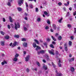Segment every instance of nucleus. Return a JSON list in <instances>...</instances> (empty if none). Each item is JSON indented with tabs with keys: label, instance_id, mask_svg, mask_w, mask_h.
<instances>
[{
	"label": "nucleus",
	"instance_id": "obj_12",
	"mask_svg": "<svg viewBox=\"0 0 76 76\" xmlns=\"http://www.w3.org/2000/svg\"><path fill=\"white\" fill-rule=\"evenodd\" d=\"M33 47H34V48H35V47H37V44H36V43L34 42V43H33Z\"/></svg>",
	"mask_w": 76,
	"mask_h": 76
},
{
	"label": "nucleus",
	"instance_id": "obj_63",
	"mask_svg": "<svg viewBox=\"0 0 76 76\" xmlns=\"http://www.w3.org/2000/svg\"><path fill=\"white\" fill-rule=\"evenodd\" d=\"M48 71H46L45 72V74H48Z\"/></svg>",
	"mask_w": 76,
	"mask_h": 76
},
{
	"label": "nucleus",
	"instance_id": "obj_41",
	"mask_svg": "<svg viewBox=\"0 0 76 76\" xmlns=\"http://www.w3.org/2000/svg\"><path fill=\"white\" fill-rule=\"evenodd\" d=\"M61 36H59L58 37V40H61Z\"/></svg>",
	"mask_w": 76,
	"mask_h": 76
},
{
	"label": "nucleus",
	"instance_id": "obj_18",
	"mask_svg": "<svg viewBox=\"0 0 76 76\" xmlns=\"http://www.w3.org/2000/svg\"><path fill=\"white\" fill-rule=\"evenodd\" d=\"M40 53L41 54H44L45 53V50H40Z\"/></svg>",
	"mask_w": 76,
	"mask_h": 76
},
{
	"label": "nucleus",
	"instance_id": "obj_26",
	"mask_svg": "<svg viewBox=\"0 0 76 76\" xmlns=\"http://www.w3.org/2000/svg\"><path fill=\"white\" fill-rule=\"evenodd\" d=\"M53 27L54 29H56V28H57V27L56 26V24H53Z\"/></svg>",
	"mask_w": 76,
	"mask_h": 76
},
{
	"label": "nucleus",
	"instance_id": "obj_8",
	"mask_svg": "<svg viewBox=\"0 0 76 76\" xmlns=\"http://www.w3.org/2000/svg\"><path fill=\"white\" fill-rule=\"evenodd\" d=\"M27 45H28L27 43L24 42L23 43V46L25 47H27Z\"/></svg>",
	"mask_w": 76,
	"mask_h": 76
},
{
	"label": "nucleus",
	"instance_id": "obj_40",
	"mask_svg": "<svg viewBox=\"0 0 76 76\" xmlns=\"http://www.w3.org/2000/svg\"><path fill=\"white\" fill-rule=\"evenodd\" d=\"M44 14H45V15H48V12H47L46 11H45L44 12Z\"/></svg>",
	"mask_w": 76,
	"mask_h": 76
},
{
	"label": "nucleus",
	"instance_id": "obj_48",
	"mask_svg": "<svg viewBox=\"0 0 76 76\" xmlns=\"http://www.w3.org/2000/svg\"><path fill=\"white\" fill-rule=\"evenodd\" d=\"M45 57H46V58H48V57H49V56H48V55L47 54H46L45 55Z\"/></svg>",
	"mask_w": 76,
	"mask_h": 76
},
{
	"label": "nucleus",
	"instance_id": "obj_7",
	"mask_svg": "<svg viewBox=\"0 0 76 76\" xmlns=\"http://www.w3.org/2000/svg\"><path fill=\"white\" fill-rule=\"evenodd\" d=\"M48 52L50 54H52V55H54V53H53V52L51 51V50H49Z\"/></svg>",
	"mask_w": 76,
	"mask_h": 76
},
{
	"label": "nucleus",
	"instance_id": "obj_4",
	"mask_svg": "<svg viewBox=\"0 0 76 76\" xmlns=\"http://www.w3.org/2000/svg\"><path fill=\"white\" fill-rule=\"evenodd\" d=\"M17 45V42H14L13 43V45L11 46V47L12 48H13V47H15L16 45Z\"/></svg>",
	"mask_w": 76,
	"mask_h": 76
},
{
	"label": "nucleus",
	"instance_id": "obj_56",
	"mask_svg": "<svg viewBox=\"0 0 76 76\" xmlns=\"http://www.w3.org/2000/svg\"><path fill=\"white\" fill-rule=\"evenodd\" d=\"M73 15H74V16H75V15H76V11H75L74 12Z\"/></svg>",
	"mask_w": 76,
	"mask_h": 76
},
{
	"label": "nucleus",
	"instance_id": "obj_57",
	"mask_svg": "<svg viewBox=\"0 0 76 76\" xmlns=\"http://www.w3.org/2000/svg\"><path fill=\"white\" fill-rule=\"evenodd\" d=\"M61 4H62L60 2L58 3V5H59V6H61Z\"/></svg>",
	"mask_w": 76,
	"mask_h": 76
},
{
	"label": "nucleus",
	"instance_id": "obj_35",
	"mask_svg": "<svg viewBox=\"0 0 76 76\" xmlns=\"http://www.w3.org/2000/svg\"><path fill=\"white\" fill-rule=\"evenodd\" d=\"M26 71L27 72V73H29V69L27 68L26 69Z\"/></svg>",
	"mask_w": 76,
	"mask_h": 76
},
{
	"label": "nucleus",
	"instance_id": "obj_53",
	"mask_svg": "<svg viewBox=\"0 0 76 76\" xmlns=\"http://www.w3.org/2000/svg\"><path fill=\"white\" fill-rule=\"evenodd\" d=\"M68 28H70V27H71V25L70 24H68Z\"/></svg>",
	"mask_w": 76,
	"mask_h": 76
},
{
	"label": "nucleus",
	"instance_id": "obj_23",
	"mask_svg": "<svg viewBox=\"0 0 76 76\" xmlns=\"http://www.w3.org/2000/svg\"><path fill=\"white\" fill-rule=\"evenodd\" d=\"M18 60V58H16L15 57L14 58V61H17Z\"/></svg>",
	"mask_w": 76,
	"mask_h": 76
},
{
	"label": "nucleus",
	"instance_id": "obj_2",
	"mask_svg": "<svg viewBox=\"0 0 76 76\" xmlns=\"http://www.w3.org/2000/svg\"><path fill=\"white\" fill-rule=\"evenodd\" d=\"M23 0H19L18 1V5H19V6H21L22 4H23Z\"/></svg>",
	"mask_w": 76,
	"mask_h": 76
},
{
	"label": "nucleus",
	"instance_id": "obj_3",
	"mask_svg": "<svg viewBox=\"0 0 76 76\" xmlns=\"http://www.w3.org/2000/svg\"><path fill=\"white\" fill-rule=\"evenodd\" d=\"M29 57H30V56L29 55H28L25 58V61L26 62L28 61L29 60Z\"/></svg>",
	"mask_w": 76,
	"mask_h": 76
},
{
	"label": "nucleus",
	"instance_id": "obj_52",
	"mask_svg": "<svg viewBox=\"0 0 76 76\" xmlns=\"http://www.w3.org/2000/svg\"><path fill=\"white\" fill-rule=\"evenodd\" d=\"M71 38L72 39H73L74 37L73 36H71Z\"/></svg>",
	"mask_w": 76,
	"mask_h": 76
},
{
	"label": "nucleus",
	"instance_id": "obj_31",
	"mask_svg": "<svg viewBox=\"0 0 76 76\" xmlns=\"http://www.w3.org/2000/svg\"><path fill=\"white\" fill-rule=\"evenodd\" d=\"M22 41H26V39L25 38H23L22 39Z\"/></svg>",
	"mask_w": 76,
	"mask_h": 76
},
{
	"label": "nucleus",
	"instance_id": "obj_9",
	"mask_svg": "<svg viewBox=\"0 0 76 76\" xmlns=\"http://www.w3.org/2000/svg\"><path fill=\"white\" fill-rule=\"evenodd\" d=\"M10 37L8 35H6L5 36V39H9Z\"/></svg>",
	"mask_w": 76,
	"mask_h": 76
},
{
	"label": "nucleus",
	"instance_id": "obj_25",
	"mask_svg": "<svg viewBox=\"0 0 76 76\" xmlns=\"http://www.w3.org/2000/svg\"><path fill=\"white\" fill-rule=\"evenodd\" d=\"M34 41L35 42L37 43V44H39V42H38V41L37 40L35 39Z\"/></svg>",
	"mask_w": 76,
	"mask_h": 76
},
{
	"label": "nucleus",
	"instance_id": "obj_38",
	"mask_svg": "<svg viewBox=\"0 0 76 76\" xmlns=\"http://www.w3.org/2000/svg\"><path fill=\"white\" fill-rule=\"evenodd\" d=\"M37 21H38V22H40V21H41V18H37Z\"/></svg>",
	"mask_w": 76,
	"mask_h": 76
},
{
	"label": "nucleus",
	"instance_id": "obj_61",
	"mask_svg": "<svg viewBox=\"0 0 76 76\" xmlns=\"http://www.w3.org/2000/svg\"><path fill=\"white\" fill-rule=\"evenodd\" d=\"M23 30L24 31H27L28 29H24Z\"/></svg>",
	"mask_w": 76,
	"mask_h": 76
},
{
	"label": "nucleus",
	"instance_id": "obj_21",
	"mask_svg": "<svg viewBox=\"0 0 76 76\" xmlns=\"http://www.w3.org/2000/svg\"><path fill=\"white\" fill-rule=\"evenodd\" d=\"M63 20V18H61V19L59 20L58 21V22L59 23H61V20Z\"/></svg>",
	"mask_w": 76,
	"mask_h": 76
},
{
	"label": "nucleus",
	"instance_id": "obj_33",
	"mask_svg": "<svg viewBox=\"0 0 76 76\" xmlns=\"http://www.w3.org/2000/svg\"><path fill=\"white\" fill-rule=\"evenodd\" d=\"M50 47H51L52 48H54V46H53V44L50 45Z\"/></svg>",
	"mask_w": 76,
	"mask_h": 76
},
{
	"label": "nucleus",
	"instance_id": "obj_15",
	"mask_svg": "<svg viewBox=\"0 0 76 76\" xmlns=\"http://www.w3.org/2000/svg\"><path fill=\"white\" fill-rule=\"evenodd\" d=\"M14 37L15 38H19V35H15Z\"/></svg>",
	"mask_w": 76,
	"mask_h": 76
},
{
	"label": "nucleus",
	"instance_id": "obj_45",
	"mask_svg": "<svg viewBox=\"0 0 76 76\" xmlns=\"http://www.w3.org/2000/svg\"><path fill=\"white\" fill-rule=\"evenodd\" d=\"M65 48H67V43H65Z\"/></svg>",
	"mask_w": 76,
	"mask_h": 76
},
{
	"label": "nucleus",
	"instance_id": "obj_5",
	"mask_svg": "<svg viewBox=\"0 0 76 76\" xmlns=\"http://www.w3.org/2000/svg\"><path fill=\"white\" fill-rule=\"evenodd\" d=\"M43 67L44 69L45 70H46L47 69V66L45 65V64H43Z\"/></svg>",
	"mask_w": 76,
	"mask_h": 76
},
{
	"label": "nucleus",
	"instance_id": "obj_29",
	"mask_svg": "<svg viewBox=\"0 0 76 76\" xmlns=\"http://www.w3.org/2000/svg\"><path fill=\"white\" fill-rule=\"evenodd\" d=\"M18 56H19V54L16 53L15 54V57L16 58H17L18 57Z\"/></svg>",
	"mask_w": 76,
	"mask_h": 76
},
{
	"label": "nucleus",
	"instance_id": "obj_62",
	"mask_svg": "<svg viewBox=\"0 0 76 76\" xmlns=\"http://www.w3.org/2000/svg\"><path fill=\"white\" fill-rule=\"evenodd\" d=\"M49 27L48 26H46V27L45 28V29H48Z\"/></svg>",
	"mask_w": 76,
	"mask_h": 76
},
{
	"label": "nucleus",
	"instance_id": "obj_51",
	"mask_svg": "<svg viewBox=\"0 0 76 76\" xmlns=\"http://www.w3.org/2000/svg\"><path fill=\"white\" fill-rule=\"evenodd\" d=\"M52 43L53 44H54V45L56 44V42H55L53 41L52 42Z\"/></svg>",
	"mask_w": 76,
	"mask_h": 76
},
{
	"label": "nucleus",
	"instance_id": "obj_55",
	"mask_svg": "<svg viewBox=\"0 0 76 76\" xmlns=\"http://www.w3.org/2000/svg\"><path fill=\"white\" fill-rule=\"evenodd\" d=\"M65 50L66 51H67V48H65Z\"/></svg>",
	"mask_w": 76,
	"mask_h": 76
},
{
	"label": "nucleus",
	"instance_id": "obj_58",
	"mask_svg": "<svg viewBox=\"0 0 76 76\" xmlns=\"http://www.w3.org/2000/svg\"><path fill=\"white\" fill-rule=\"evenodd\" d=\"M1 64L2 66H3V65L4 64V62H2L1 63Z\"/></svg>",
	"mask_w": 76,
	"mask_h": 76
},
{
	"label": "nucleus",
	"instance_id": "obj_13",
	"mask_svg": "<svg viewBox=\"0 0 76 76\" xmlns=\"http://www.w3.org/2000/svg\"><path fill=\"white\" fill-rule=\"evenodd\" d=\"M72 42H71V41H69V42L68 44H69V47H71V46H72Z\"/></svg>",
	"mask_w": 76,
	"mask_h": 76
},
{
	"label": "nucleus",
	"instance_id": "obj_44",
	"mask_svg": "<svg viewBox=\"0 0 76 76\" xmlns=\"http://www.w3.org/2000/svg\"><path fill=\"white\" fill-rule=\"evenodd\" d=\"M59 35V34H58V33H56L55 34V37H58V35Z\"/></svg>",
	"mask_w": 76,
	"mask_h": 76
},
{
	"label": "nucleus",
	"instance_id": "obj_54",
	"mask_svg": "<svg viewBox=\"0 0 76 76\" xmlns=\"http://www.w3.org/2000/svg\"><path fill=\"white\" fill-rule=\"evenodd\" d=\"M23 53L24 54H26V52L25 51H23Z\"/></svg>",
	"mask_w": 76,
	"mask_h": 76
},
{
	"label": "nucleus",
	"instance_id": "obj_49",
	"mask_svg": "<svg viewBox=\"0 0 76 76\" xmlns=\"http://www.w3.org/2000/svg\"><path fill=\"white\" fill-rule=\"evenodd\" d=\"M46 59L48 61H50V58H49V57L46 58Z\"/></svg>",
	"mask_w": 76,
	"mask_h": 76
},
{
	"label": "nucleus",
	"instance_id": "obj_28",
	"mask_svg": "<svg viewBox=\"0 0 76 76\" xmlns=\"http://www.w3.org/2000/svg\"><path fill=\"white\" fill-rule=\"evenodd\" d=\"M7 5L8 6H12V5H11V4L10 3V2H8L7 3Z\"/></svg>",
	"mask_w": 76,
	"mask_h": 76
},
{
	"label": "nucleus",
	"instance_id": "obj_59",
	"mask_svg": "<svg viewBox=\"0 0 76 76\" xmlns=\"http://www.w3.org/2000/svg\"><path fill=\"white\" fill-rule=\"evenodd\" d=\"M74 34H76V29H74Z\"/></svg>",
	"mask_w": 76,
	"mask_h": 76
},
{
	"label": "nucleus",
	"instance_id": "obj_39",
	"mask_svg": "<svg viewBox=\"0 0 76 76\" xmlns=\"http://www.w3.org/2000/svg\"><path fill=\"white\" fill-rule=\"evenodd\" d=\"M25 4H26V7H28V3H27V2H25Z\"/></svg>",
	"mask_w": 76,
	"mask_h": 76
},
{
	"label": "nucleus",
	"instance_id": "obj_60",
	"mask_svg": "<svg viewBox=\"0 0 76 76\" xmlns=\"http://www.w3.org/2000/svg\"><path fill=\"white\" fill-rule=\"evenodd\" d=\"M43 61L44 63H46V61H45V60L44 59L43 60Z\"/></svg>",
	"mask_w": 76,
	"mask_h": 76
},
{
	"label": "nucleus",
	"instance_id": "obj_6",
	"mask_svg": "<svg viewBox=\"0 0 76 76\" xmlns=\"http://www.w3.org/2000/svg\"><path fill=\"white\" fill-rule=\"evenodd\" d=\"M28 6L29 7H30L31 9H33L34 7L33 5L32 4H29Z\"/></svg>",
	"mask_w": 76,
	"mask_h": 76
},
{
	"label": "nucleus",
	"instance_id": "obj_10",
	"mask_svg": "<svg viewBox=\"0 0 76 76\" xmlns=\"http://www.w3.org/2000/svg\"><path fill=\"white\" fill-rule=\"evenodd\" d=\"M36 64L37 65V66H38V67H41V65L40 64V63H39V62H36Z\"/></svg>",
	"mask_w": 76,
	"mask_h": 76
},
{
	"label": "nucleus",
	"instance_id": "obj_22",
	"mask_svg": "<svg viewBox=\"0 0 76 76\" xmlns=\"http://www.w3.org/2000/svg\"><path fill=\"white\" fill-rule=\"evenodd\" d=\"M71 70L72 72H74L75 71V69L73 67H71Z\"/></svg>",
	"mask_w": 76,
	"mask_h": 76
},
{
	"label": "nucleus",
	"instance_id": "obj_11",
	"mask_svg": "<svg viewBox=\"0 0 76 76\" xmlns=\"http://www.w3.org/2000/svg\"><path fill=\"white\" fill-rule=\"evenodd\" d=\"M51 38L52 39H53V40H54V41H56L57 39H55V38H54V37H53V36H51Z\"/></svg>",
	"mask_w": 76,
	"mask_h": 76
},
{
	"label": "nucleus",
	"instance_id": "obj_50",
	"mask_svg": "<svg viewBox=\"0 0 76 76\" xmlns=\"http://www.w3.org/2000/svg\"><path fill=\"white\" fill-rule=\"evenodd\" d=\"M50 31L52 32H54V30L53 29H51Z\"/></svg>",
	"mask_w": 76,
	"mask_h": 76
},
{
	"label": "nucleus",
	"instance_id": "obj_19",
	"mask_svg": "<svg viewBox=\"0 0 76 76\" xmlns=\"http://www.w3.org/2000/svg\"><path fill=\"white\" fill-rule=\"evenodd\" d=\"M17 9H18V11H19V12H20V11H21V10H22V8H21L20 7L18 8Z\"/></svg>",
	"mask_w": 76,
	"mask_h": 76
},
{
	"label": "nucleus",
	"instance_id": "obj_42",
	"mask_svg": "<svg viewBox=\"0 0 76 76\" xmlns=\"http://www.w3.org/2000/svg\"><path fill=\"white\" fill-rule=\"evenodd\" d=\"M47 40V41H48V42H49V41H50L51 39H50L48 38Z\"/></svg>",
	"mask_w": 76,
	"mask_h": 76
},
{
	"label": "nucleus",
	"instance_id": "obj_30",
	"mask_svg": "<svg viewBox=\"0 0 76 76\" xmlns=\"http://www.w3.org/2000/svg\"><path fill=\"white\" fill-rule=\"evenodd\" d=\"M52 65L53 66V67L54 68L56 67V65H55V64H54V63L52 62Z\"/></svg>",
	"mask_w": 76,
	"mask_h": 76
},
{
	"label": "nucleus",
	"instance_id": "obj_46",
	"mask_svg": "<svg viewBox=\"0 0 76 76\" xmlns=\"http://www.w3.org/2000/svg\"><path fill=\"white\" fill-rule=\"evenodd\" d=\"M37 53L39 55L40 54H41V51L40 50V51H39L37 52Z\"/></svg>",
	"mask_w": 76,
	"mask_h": 76
},
{
	"label": "nucleus",
	"instance_id": "obj_27",
	"mask_svg": "<svg viewBox=\"0 0 76 76\" xmlns=\"http://www.w3.org/2000/svg\"><path fill=\"white\" fill-rule=\"evenodd\" d=\"M35 12H38V11H39V10H38V8L37 7H36L35 8Z\"/></svg>",
	"mask_w": 76,
	"mask_h": 76
},
{
	"label": "nucleus",
	"instance_id": "obj_17",
	"mask_svg": "<svg viewBox=\"0 0 76 76\" xmlns=\"http://www.w3.org/2000/svg\"><path fill=\"white\" fill-rule=\"evenodd\" d=\"M75 60V58H72L71 59H69V61L70 62H71V61H74Z\"/></svg>",
	"mask_w": 76,
	"mask_h": 76
},
{
	"label": "nucleus",
	"instance_id": "obj_37",
	"mask_svg": "<svg viewBox=\"0 0 76 76\" xmlns=\"http://www.w3.org/2000/svg\"><path fill=\"white\" fill-rule=\"evenodd\" d=\"M0 33L3 35H4V32H3L2 31H0Z\"/></svg>",
	"mask_w": 76,
	"mask_h": 76
},
{
	"label": "nucleus",
	"instance_id": "obj_47",
	"mask_svg": "<svg viewBox=\"0 0 76 76\" xmlns=\"http://www.w3.org/2000/svg\"><path fill=\"white\" fill-rule=\"evenodd\" d=\"M7 27H8V29H10V25H7Z\"/></svg>",
	"mask_w": 76,
	"mask_h": 76
},
{
	"label": "nucleus",
	"instance_id": "obj_34",
	"mask_svg": "<svg viewBox=\"0 0 76 76\" xmlns=\"http://www.w3.org/2000/svg\"><path fill=\"white\" fill-rule=\"evenodd\" d=\"M69 12H67L66 15V17H67V16H69Z\"/></svg>",
	"mask_w": 76,
	"mask_h": 76
},
{
	"label": "nucleus",
	"instance_id": "obj_36",
	"mask_svg": "<svg viewBox=\"0 0 76 76\" xmlns=\"http://www.w3.org/2000/svg\"><path fill=\"white\" fill-rule=\"evenodd\" d=\"M58 67H61V63H58Z\"/></svg>",
	"mask_w": 76,
	"mask_h": 76
},
{
	"label": "nucleus",
	"instance_id": "obj_14",
	"mask_svg": "<svg viewBox=\"0 0 76 76\" xmlns=\"http://www.w3.org/2000/svg\"><path fill=\"white\" fill-rule=\"evenodd\" d=\"M9 19L10 22H13V21L12 20V18L11 17H9Z\"/></svg>",
	"mask_w": 76,
	"mask_h": 76
},
{
	"label": "nucleus",
	"instance_id": "obj_16",
	"mask_svg": "<svg viewBox=\"0 0 76 76\" xmlns=\"http://www.w3.org/2000/svg\"><path fill=\"white\" fill-rule=\"evenodd\" d=\"M1 45L2 46H4V42L1 41Z\"/></svg>",
	"mask_w": 76,
	"mask_h": 76
},
{
	"label": "nucleus",
	"instance_id": "obj_32",
	"mask_svg": "<svg viewBox=\"0 0 76 76\" xmlns=\"http://www.w3.org/2000/svg\"><path fill=\"white\" fill-rule=\"evenodd\" d=\"M10 25L12 28H15L14 25L13 24H11Z\"/></svg>",
	"mask_w": 76,
	"mask_h": 76
},
{
	"label": "nucleus",
	"instance_id": "obj_20",
	"mask_svg": "<svg viewBox=\"0 0 76 76\" xmlns=\"http://www.w3.org/2000/svg\"><path fill=\"white\" fill-rule=\"evenodd\" d=\"M63 76V75L61 73H57V76Z\"/></svg>",
	"mask_w": 76,
	"mask_h": 76
},
{
	"label": "nucleus",
	"instance_id": "obj_1",
	"mask_svg": "<svg viewBox=\"0 0 76 76\" xmlns=\"http://www.w3.org/2000/svg\"><path fill=\"white\" fill-rule=\"evenodd\" d=\"M15 29H18V28H20V25L19 23H18L17 24L16 23H15Z\"/></svg>",
	"mask_w": 76,
	"mask_h": 76
},
{
	"label": "nucleus",
	"instance_id": "obj_64",
	"mask_svg": "<svg viewBox=\"0 0 76 76\" xmlns=\"http://www.w3.org/2000/svg\"><path fill=\"white\" fill-rule=\"evenodd\" d=\"M74 7H75V9H76V4H74Z\"/></svg>",
	"mask_w": 76,
	"mask_h": 76
},
{
	"label": "nucleus",
	"instance_id": "obj_24",
	"mask_svg": "<svg viewBox=\"0 0 76 76\" xmlns=\"http://www.w3.org/2000/svg\"><path fill=\"white\" fill-rule=\"evenodd\" d=\"M47 23L48 25L50 24V21L49 20H47Z\"/></svg>",
	"mask_w": 76,
	"mask_h": 76
},
{
	"label": "nucleus",
	"instance_id": "obj_43",
	"mask_svg": "<svg viewBox=\"0 0 76 76\" xmlns=\"http://www.w3.org/2000/svg\"><path fill=\"white\" fill-rule=\"evenodd\" d=\"M37 48H38L39 49V50H41V47H39V46H37Z\"/></svg>",
	"mask_w": 76,
	"mask_h": 76
}]
</instances>
